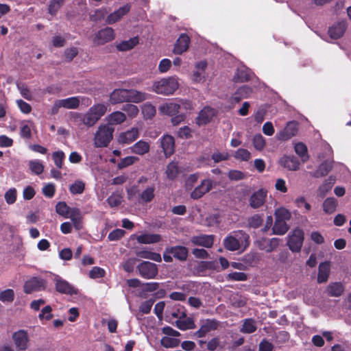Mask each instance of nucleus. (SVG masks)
<instances>
[{
	"label": "nucleus",
	"instance_id": "1",
	"mask_svg": "<svg viewBox=\"0 0 351 351\" xmlns=\"http://www.w3.org/2000/svg\"><path fill=\"white\" fill-rule=\"evenodd\" d=\"M146 99V93L134 89H115L110 95V101L112 104L123 102L139 103Z\"/></svg>",
	"mask_w": 351,
	"mask_h": 351
},
{
	"label": "nucleus",
	"instance_id": "2",
	"mask_svg": "<svg viewBox=\"0 0 351 351\" xmlns=\"http://www.w3.org/2000/svg\"><path fill=\"white\" fill-rule=\"evenodd\" d=\"M178 87V79L175 77H169L155 82L152 86V90L157 94L170 95L173 94Z\"/></svg>",
	"mask_w": 351,
	"mask_h": 351
},
{
	"label": "nucleus",
	"instance_id": "3",
	"mask_svg": "<svg viewBox=\"0 0 351 351\" xmlns=\"http://www.w3.org/2000/svg\"><path fill=\"white\" fill-rule=\"evenodd\" d=\"M114 128L109 124H102L95 135L94 144L96 147H106L113 138Z\"/></svg>",
	"mask_w": 351,
	"mask_h": 351
},
{
	"label": "nucleus",
	"instance_id": "4",
	"mask_svg": "<svg viewBox=\"0 0 351 351\" xmlns=\"http://www.w3.org/2000/svg\"><path fill=\"white\" fill-rule=\"evenodd\" d=\"M189 256V249L183 245L167 246L162 254L164 261L172 263L173 258L180 262H184Z\"/></svg>",
	"mask_w": 351,
	"mask_h": 351
},
{
	"label": "nucleus",
	"instance_id": "5",
	"mask_svg": "<svg viewBox=\"0 0 351 351\" xmlns=\"http://www.w3.org/2000/svg\"><path fill=\"white\" fill-rule=\"evenodd\" d=\"M138 275L144 279H154L158 274V266L152 262L143 261L136 266Z\"/></svg>",
	"mask_w": 351,
	"mask_h": 351
},
{
	"label": "nucleus",
	"instance_id": "6",
	"mask_svg": "<svg viewBox=\"0 0 351 351\" xmlns=\"http://www.w3.org/2000/svg\"><path fill=\"white\" fill-rule=\"evenodd\" d=\"M304 234L302 230L295 228L288 236L287 245L293 252H299L303 245Z\"/></svg>",
	"mask_w": 351,
	"mask_h": 351
},
{
	"label": "nucleus",
	"instance_id": "7",
	"mask_svg": "<svg viewBox=\"0 0 351 351\" xmlns=\"http://www.w3.org/2000/svg\"><path fill=\"white\" fill-rule=\"evenodd\" d=\"M46 280L40 277H32L23 285V291L26 294L44 291L46 289Z\"/></svg>",
	"mask_w": 351,
	"mask_h": 351
},
{
	"label": "nucleus",
	"instance_id": "8",
	"mask_svg": "<svg viewBox=\"0 0 351 351\" xmlns=\"http://www.w3.org/2000/svg\"><path fill=\"white\" fill-rule=\"evenodd\" d=\"M56 291L61 294L68 295H77L78 290L71 285L68 281L62 278L60 276L56 275L54 277Z\"/></svg>",
	"mask_w": 351,
	"mask_h": 351
},
{
	"label": "nucleus",
	"instance_id": "9",
	"mask_svg": "<svg viewBox=\"0 0 351 351\" xmlns=\"http://www.w3.org/2000/svg\"><path fill=\"white\" fill-rule=\"evenodd\" d=\"M115 37L114 31L112 27H105L98 31L93 39L95 45H102L112 40Z\"/></svg>",
	"mask_w": 351,
	"mask_h": 351
},
{
	"label": "nucleus",
	"instance_id": "10",
	"mask_svg": "<svg viewBox=\"0 0 351 351\" xmlns=\"http://www.w3.org/2000/svg\"><path fill=\"white\" fill-rule=\"evenodd\" d=\"M267 195V191L264 189L254 192L249 199V205L254 209L259 208L264 205Z\"/></svg>",
	"mask_w": 351,
	"mask_h": 351
},
{
	"label": "nucleus",
	"instance_id": "11",
	"mask_svg": "<svg viewBox=\"0 0 351 351\" xmlns=\"http://www.w3.org/2000/svg\"><path fill=\"white\" fill-rule=\"evenodd\" d=\"M12 339L19 350H25L27 348L29 336L26 330H19L12 335Z\"/></svg>",
	"mask_w": 351,
	"mask_h": 351
},
{
	"label": "nucleus",
	"instance_id": "12",
	"mask_svg": "<svg viewBox=\"0 0 351 351\" xmlns=\"http://www.w3.org/2000/svg\"><path fill=\"white\" fill-rule=\"evenodd\" d=\"M298 130V123L295 121H289L287 123L283 130L280 131L277 135L280 141H287L296 135Z\"/></svg>",
	"mask_w": 351,
	"mask_h": 351
},
{
	"label": "nucleus",
	"instance_id": "13",
	"mask_svg": "<svg viewBox=\"0 0 351 351\" xmlns=\"http://www.w3.org/2000/svg\"><path fill=\"white\" fill-rule=\"evenodd\" d=\"M191 43V38L186 34H181L174 45L173 52L175 54H182L186 51Z\"/></svg>",
	"mask_w": 351,
	"mask_h": 351
},
{
	"label": "nucleus",
	"instance_id": "14",
	"mask_svg": "<svg viewBox=\"0 0 351 351\" xmlns=\"http://www.w3.org/2000/svg\"><path fill=\"white\" fill-rule=\"evenodd\" d=\"M212 182L209 179H206L202 181L201 184L198 185L191 193V197L193 199L201 198L205 193H208L212 189Z\"/></svg>",
	"mask_w": 351,
	"mask_h": 351
},
{
	"label": "nucleus",
	"instance_id": "15",
	"mask_svg": "<svg viewBox=\"0 0 351 351\" xmlns=\"http://www.w3.org/2000/svg\"><path fill=\"white\" fill-rule=\"evenodd\" d=\"M281 167L289 171H296L299 169V160L294 156H283L279 160Z\"/></svg>",
	"mask_w": 351,
	"mask_h": 351
},
{
	"label": "nucleus",
	"instance_id": "16",
	"mask_svg": "<svg viewBox=\"0 0 351 351\" xmlns=\"http://www.w3.org/2000/svg\"><path fill=\"white\" fill-rule=\"evenodd\" d=\"M214 235L202 234L199 236H193L191 239V241L193 245L202 246L210 248L213 245Z\"/></svg>",
	"mask_w": 351,
	"mask_h": 351
},
{
	"label": "nucleus",
	"instance_id": "17",
	"mask_svg": "<svg viewBox=\"0 0 351 351\" xmlns=\"http://www.w3.org/2000/svg\"><path fill=\"white\" fill-rule=\"evenodd\" d=\"M161 147L166 157L171 156L175 152V141L173 136L165 135L160 139Z\"/></svg>",
	"mask_w": 351,
	"mask_h": 351
},
{
	"label": "nucleus",
	"instance_id": "18",
	"mask_svg": "<svg viewBox=\"0 0 351 351\" xmlns=\"http://www.w3.org/2000/svg\"><path fill=\"white\" fill-rule=\"evenodd\" d=\"M138 136L139 132L138 128H132L125 132L121 133L118 141L121 144H130L136 141Z\"/></svg>",
	"mask_w": 351,
	"mask_h": 351
},
{
	"label": "nucleus",
	"instance_id": "19",
	"mask_svg": "<svg viewBox=\"0 0 351 351\" xmlns=\"http://www.w3.org/2000/svg\"><path fill=\"white\" fill-rule=\"evenodd\" d=\"M131 9V5L129 3L120 7L118 10L111 13L108 16L106 21L108 24H113L119 21L123 16L128 14Z\"/></svg>",
	"mask_w": 351,
	"mask_h": 351
},
{
	"label": "nucleus",
	"instance_id": "20",
	"mask_svg": "<svg viewBox=\"0 0 351 351\" xmlns=\"http://www.w3.org/2000/svg\"><path fill=\"white\" fill-rule=\"evenodd\" d=\"M219 322L215 319H208L205 323L202 324L199 329L195 332L198 337H204L208 332L211 330L217 329Z\"/></svg>",
	"mask_w": 351,
	"mask_h": 351
},
{
	"label": "nucleus",
	"instance_id": "21",
	"mask_svg": "<svg viewBox=\"0 0 351 351\" xmlns=\"http://www.w3.org/2000/svg\"><path fill=\"white\" fill-rule=\"evenodd\" d=\"M176 326L181 330L194 329L196 325L192 317H186L185 312H182L180 319L176 322Z\"/></svg>",
	"mask_w": 351,
	"mask_h": 351
},
{
	"label": "nucleus",
	"instance_id": "22",
	"mask_svg": "<svg viewBox=\"0 0 351 351\" xmlns=\"http://www.w3.org/2000/svg\"><path fill=\"white\" fill-rule=\"evenodd\" d=\"M347 28V24L345 21H339L335 23L328 29V34L332 39H338L341 38Z\"/></svg>",
	"mask_w": 351,
	"mask_h": 351
},
{
	"label": "nucleus",
	"instance_id": "23",
	"mask_svg": "<svg viewBox=\"0 0 351 351\" xmlns=\"http://www.w3.org/2000/svg\"><path fill=\"white\" fill-rule=\"evenodd\" d=\"M252 92V90L250 86L246 85L242 86L232 95L230 101L232 104L239 103L241 99L248 97Z\"/></svg>",
	"mask_w": 351,
	"mask_h": 351
},
{
	"label": "nucleus",
	"instance_id": "24",
	"mask_svg": "<svg viewBox=\"0 0 351 351\" xmlns=\"http://www.w3.org/2000/svg\"><path fill=\"white\" fill-rule=\"evenodd\" d=\"M137 242L142 244H152L162 240L161 235L158 234H143L137 237Z\"/></svg>",
	"mask_w": 351,
	"mask_h": 351
},
{
	"label": "nucleus",
	"instance_id": "25",
	"mask_svg": "<svg viewBox=\"0 0 351 351\" xmlns=\"http://www.w3.org/2000/svg\"><path fill=\"white\" fill-rule=\"evenodd\" d=\"M213 110L210 107H204L199 113L197 118L198 125H206L209 123L212 119Z\"/></svg>",
	"mask_w": 351,
	"mask_h": 351
},
{
	"label": "nucleus",
	"instance_id": "26",
	"mask_svg": "<svg viewBox=\"0 0 351 351\" xmlns=\"http://www.w3.org/2000/svg\"><path fill=\"white\" fill-rule=\"evenodd\" d=\"M126 119L125 114L120 111H115L110 114L108 117V123L110 125H119L123 123Z\"/></svg>",
	"mask_w": 351,
	"mask_h": 351
},
{
	"label": "nucleus",
	"instance_id": "27",
	"mask_svg": "<svg viewBox=\"0 0 351 351\" xmlns=\"http://www.w3.org/2000/svg\"><path fill=\"white\" fill-rule=\"evenodd\" d=\"M149 148V144L143 140L138 141L130 147L131 152L138 155H144L148 153Z\"/></svg>",
	"mask_w": 351,
	"mask_h": 351
},
{
	"label": "nucleus",
	"instance_id": "28",
	"mask_svg": "<svg viewBox=\"0 0 351 351\" xmlns=\"http://www.w3.org/2000/svg\"><path fill=\"white\" fill-rule=\"evenodd\" d=\"M344 291V287L341 282L330 283L326 289L328 295L331 297H339Z\"/></svg>",
	"mask_w": 351,
	"mask_h": 351
},
{
	"label": "nucleus",
	"instance_id": "29",
	"mask_svg": "<svg viewBox=\"0 0 351 351\" xmlns=\"http://www.w3.org/2000/svg\"><path fill=\"white\" fill-rule=\"evenodd\" d=\"M180 171L178 162L171 161L167 165L165 173L169 180H173L178 177Z\"/></svg>",
	"mask_w": 351,
	"mask_h": 351
},
{
	"label": "nucleus",
	"instance_id": "30",
	"mask_svg": "<svg viewBox=\"0 0 351 351\" xmlns=\"http://www.w3.org/2000/svg\"><path fill=\"white\" fill-rule=\"evenodd\" d=\"M137 44H138V37L135 36L121 42L117 45V49L119 51H126L133 49Z\"/></svg>",
	"mask_w": 351,
	"mask_h": 351
},
{
	"label": "nucleus",
	"instance_id": "31",
	"mask_svg": "<svg viewBox=\"0 0 351 351\" xmlns=\"http://www.w3.org/2000/svg\"><path fill=\"white\" fill-rule=\"evenodd\" d=\"M289 226L287 221L276 219L272 227V234L284 235L289 230Z\"/></svg>",
	"mask_w": 351,
	"mask_h": 351
},
{
	"label": "nucleus",
	"instance_id": "32",
	"mask_svg": "<svg viewBox=\"0 0 351 351\" xmlns=\"http://www.w3.org/2000/svg\"><path fill=\"white\" fill-rule=\"evenodd\" d=\"M155 185L153 184L152 185L147 186L146 189L143 191V192L140 195L141 201L143 203H149L151 202L154 197H155Z\"/></svg>",
	"mask_w": 351,
	"mask_h": 351
},
{
	"label": "nucleus",
	"instance_id": "33",
	"mask_svg": "<svg viewBox=\"0 0 351 351\" xmlns=\"http://www.w3.org/2000/svg\"><path fill=\"white\" fill-rule=\"evenodd\" d=\"M330 271V265L328 263H322L319 266L317 282L323 283L328 280Z\"/></svg>",
	"mask_w": 351,
	"mask_h": 351
},
{
	"label": "nucleus",
	"instance_id": "34",
	"mask_svg": "<svg viewBox=\"0 0 351 351\" xmlns=\"http://www.w3.org/2000/svg\"><path fill=\"white\" fill-rule=\"evenodd\" d=\"M223 246L230 251H236L239 250L240 243L239 240L232 236H228L223 240Z\"/></svg>",
	"mask_w": 351,
	"mask_h": 351
},
{
	"label": "nucleus",
	"instance_id": "35",
	"mask_svg": "<svg viewBox=\"0 0 351 351\" xmlns=\"http://www.w3.org/2000/svg\"><path fill=\"white\" fill-rule=\"evenodd\" d=\"M180 108V106L176 103H167L165 105L160 106V110L169 116H174L178 113Z\"/></svg>",
	"mask_w": 351,
	"mask_h": 351
},
{
	"label": "nucleus",
	"instance_id": "36",
	"mask_svg": "<svg viewBox=\"0 0 351 351\" xmlns=\"http://www.w3.org/2000/svg\"><path fill=\"white\" fill-rule=\"evenodd\" d=\"M60 104L62 108L66 109H76L79 107L80 101L78 97H71L60 99Z\"/></svg>",
	"mask_w": 351,
	"mask_h": 351
},
{
	"label": "nucleus",
	"instance_id": "37",
	"mask_svg": "<svg viewBox=\"0 0 351 351\" xmlns=\"http://www.w3.org/2000/svg\"><path fill=\"white\" fill-rule=\"evenodd\" d=\"M331 169L332 166L329 163L324 162L319 165L313 173V176L317 178L324 177L331 171Z\"/></svg>",
	"mask_w": 351,
	"mask_h": 351
},
{
	"label": "nucleus",
	"instance_id": "38",
	"mask_svg": "<svg viewBox=\"0 0 351 351\" xmlns=\"http://www.w3.org/2000/svg\"><path fill=\"white\" fill-rule=\"evenodd\" d=\"M257 326L255 321L252 318H249L244 320L240 331L243 333L250 334L255 332Z\"/></svg>",
	"mask_w": 351,
	"mask_h": 351
},
{
	"label": "nucleus",
	"instance_id": "39",
	"mask_svg": "<svg viewBox=\"0 0 351 351\" xmlns=\"http://www.w3.org/2000/svg\"><path fill=\"white\" fill-rule=\"evenodd\" d=\"M262 242H267V246H261V250H265L267 252H271L279 245L280 239L278 238L271 239L262 238Z\"/></svg>",
	"mask_w": 351,
	"mask_h": 351
},
{
	"label": "nucleus",
	"instance_id": "40",
	"mask_svg": "<svg viewBox=\"0 0 351 351\" xmlns=\"http://www.w3.org/2000/svg\"><path fill=\"white\" fill-rule=\"evenodd\" d=\"M337 202L334 197L326 198L323 203V209L326 213H332L335 211Z\"/></svg>",
	"mask_w": 351,
	"mask_h": 351
},
{
	"label": "nucleus",
	"instance_id": "41",
	"mask_svg": "<svg viewBox=\"0 0 351 351\" xmlns=\"http://www.w3.org/2000/svg\"><path fill=\"white\" fill-rule=\"evenodd\" d=\"M106 110L107 107L103 104H95L89 109V111H90V112H92V114L99 120L105 114Z\"/></svg>",
	"mask_w": 351,
	"mask_h": 351
},
{
	"label": "nucleus",
	"instance_id": "42",
	"mask_svg": "<svg viewBox=\"0 0 351 351\" xmlns=\"http://www.w3.org/2000/svg\"><path fill=\"white\" fill-rule=\"evenodd\" d=\"M295 153L302 158L303 162H306L308 160V155L307 153V147L303 143H298L295 145Z\"/></svg>",
	"mask_w": 351,
	"mask_h": 351
},
{
	"label": "nucleus",
	"instance_id": "43",
	"mask_svg": "<svg viewBox=\"0 0 351 351\" xmlns=\"http://www.w3.org/2000/svg\"><path fill=\"white\" fill-rule=\"evenodd\" d=\"M233 157L240 161H248L251 158V153L246 149L239 148L234 152Z\"/></svg>",
	"mask_w": 351,
	"mask_h": 351
},
{
	"label": "nucleus",
	"instance_id": "44",
	"mask_svg": "<svg viewBox=\"0 0 351 351\" xmlns=\"http://www.w3.org/2000/svg\"><path fill=\"white\" fill-rule=\"evenodd\" d=\"M275 217L276 219H279L280 221H287L290 220L291 217V214L289 210L285 208H279L275 211Z\"/></svg>",
	"mask_w": 351,
	"mask_h": 351
},
{
	"label": "nucleus",
	"instance_id": "45",
	"mask_svg": "<svg viewBox=\"0 0 351 351\" xmlns=\"http://www.w3.org/2000/svg\"><path fill=\"white\" fill-rule=\"evenodd\" d=\"M263 219L262 218V216L258 214H255L248 218L247 226L250 228L256 229L261 226V225L263 224Z\"/></svg>",
	"mask_w": 351,
	"mask_h": 351
},
{
	"label": "nucleus",
	"instance_id": "46",
	"mask_svg": "<svg viewBox=\"0 0 351 351\" xmlns=\"http://www.w3.org/2000/svg\"><path fill=\"white\" fill-rule=\"evenodd\" d=\"M180 343V339L170 337H163L160 341L161 345L167 348L178 347Z\"/></svg>",
	"mask_w": 351,
	"mask_h": 351
},
{
	"label": "nucleus",
	"instance_id": "47",
	"mask_svg": "<svg viewBox=\"0 0 351 351\" xmlns=\"http://www.w3.org/2000/svg\"><path fill=\"white\" fill-rule=\"evenodd\" d=\"M85 184L82 180H76L73 183L70 187L69 191L73 195L82 194L84 191Z\"/></svg>",
	"mask_w": 351,
	"mask_h": 351
},
{
	"label": "nucleus",
	"instance_id": "48",
	"mask_svg": "<svg viewBox=\"0 0 351 351\" xmlns=\"http://www.w3.org/2000/svg\"><path fill=\"white\" fill-rule=\"evenodd\" d=\"M252 143L254 147L258 151L263 150L266 145L265 139L261 134H257L254 136Z\"/></svg>",
	"mask_w": 351,
	"mask_h": 351
},
{
	"label": "nucleus",
	"instance_id": "49",
	"mask_svg": "<svg viewBox=\"0 0 351 351\" xmlns=\"http://www.w3.org/2000/svg\"><path fill=\"white\" fill-rule=\"evenodd\" d=\"M70 208L65 202H59L56 206V213L65 218H68Z\"/></svg>",
	"mask_w": 351,
	"mask_h": 351
},
{
	"label": "nucleus",
	"instance_id": "50",
	"mask_svg": "<svg viewBox=\"0 0 351 351\" xmlns=\"http://www.w3.org/2000/svg\"><path fill=\"white\" fill-rule=\"evenodd\" d=\"M29 168L36 175L41 174L44 171V166L39 160H30L29 162Z\"/></svg>",
	"mask_w": 351,
	"mask_h": 351
},
{
	"label": "nucleus",
	"instance_id": "51",
	"mask_svg": "<svg viewBox=\"0 0 351 351\" xmlns=\"http://www.w3.org/2000/svg\"><path fill=\"white\" fill-rule=\"evenodd\" d=\"M14 300V291L8 289L0 292V301L2 302H12Z\"/></svg>",
	"mask_w": 351,
	"mask_h": 351
},
{
	"label": "nucleus",
	"instance_id": "52",
	"mask_svg": "<svg viewBox=\"0 0 351 351\" xmlns=\"http://www.w3.org/2000/svg\"><path fill=\"white\" fill-rule=\"evenodd\" d=\"M138 160V158L133 156H127L122 158L120 162L117 164L119 169H124L128 166L133 165L134 162Z\"/></svg>",
	"mask_w": 351,
	"mask_h": 351
},
{
	"label": "nucleus",
	"instance_id": "53",
	"mask_svg": "<svg viewBox=\"0 0 351 351\" xmlns=\"http://www.w3.org/2000/svg\"><path fill=\"white\" fill-rule=\"evenodd\" d=\"M121 110L125 112L130 118L136 117L139 112L138 107L132 104H124L122 106Z\"/></svg>",
	"mask_w": 351,
	"mask_h": 351
},
{
	"label": "nucleus",
	"instance_id": "54",
	"mask_svg": "<svg viewBox=\"0 0 351 351\" xmlns=\"http://www.w3.org/2000/svg\"><path fill=\"white\" fill-rule=\"evenodd\" d=\"M83 123L88 126H93L98 121L97 118L94 116L90 111H88L82 117V119Z\"/></svg>",
	"mask_w": 351,
	"mask_h": 351
},
{
	"label": "nucleus",
	"instance_id": "55",
	"mask_svg": "<svg viewBox=\"0 0 351 351\" xmlns=\"http://www.w3.org/2000/svg\"><path fill=\"white\" fill-rule=\"evenodd\" d=\"M142 112L145 119L153 118L156 112L155 107L151 104H146L142 108Z\"/></svg>",
	"mask_w": 351,
	"mask_h": 351
},
{
	"label": "nucleus",
	"instance_id": "56",
	"mask_svg": "<svg viewBox=\"0 0 351 351\" xmlns=\"http://www.w3.org/2000/svg\"><path fill=\"white\" fill-rule=\"evenodd\" d=\"M65 158V154L62 151L54 152L52 154V158L54 161L56 166L61 169L62 167L63 161Z\"/></svg>",
	"mask_w": 351,
	"mask_h": 351
},
{
	"label": "nucleus",
	"instance_id": "57",
	"mask_svg": "<svg viewBox=\"0 0 351 351\" xmlns=\"http://www.w3.org/2000/svg\"><path fill=\"white\" fill-rule=\"evenodd\" d=\"M64 0H51L49 5V13L54 15L64 4Z\"/></svg>",
	"mask_w": 351,
	"mask_h": 351
},
{
	"label": "nucleus",
	"instance_id": "58",
	"mask_svg": "<svg viewBox=\"0 0 351 351\" xmlns=\"http://www.w3.org/2000/svg\"><path fill=\"white\" fill-rule=\"evenodd\" d=\"M106 271L99 267H93L89 271V277L92 279H97L104 277Z\"/></svg>",
	"mask_w": 351,
	"mask_h": 351
},
{
	"label": "nucleus",
	"instance_id": "59",
	"mask_svg": "<svg viewBox=\"0 0 351 351\" xmlns=\"http://www.w3.org/2000/svg\"><path fill=\"white\" fill-rule=\"evenodd\" d=\"M226 279L228 280L245 281L247 279V276L243 272L234 271L228 274Z\"/></svg>",
	"mask_w": 351,
	"mask_h": 351
},
{
	"label": "nucleus",
	"instance_id": "60",
	"mask_svg": "<svg viewBox=\"0 0 351 351\" xmlns=\"http://www.w3.org/2000/svg\"><path fill=\"white\" fill-rule=\"evenodd\" d=\"M250 75L245 70H238L234 79L237 82H245L250 80Z\"/></svg>",
	"mask_w": 351,
	"mask_h": 351
},
{
	"label": "nucleus",
	"instance_id": "61",
	"mask_svg": "<svg viewBox=\"0 0 351 351\" xmlns=\"http://www.w3.org/2000/svg\"><path fill=\"white\" fill-rule=\"evenodd\" d=\"M5 200L8 204H13L16 200V190L15 188H11L5 192Z\"/></svg>",
	"mask_w": 351,
	"mask_h": 351
},
{
	"label": "nucleus",
	"instance_id": "62",
	"mask_svg": "<svg viewBox=\"0 0 351 351\" xmlns=\"http://www.w3.org/2000/svg\"><path fill=\"white\" fill-rule=\"evenodd\" d=\"M211 158L215 163H218L221 161L228 160L230 158V154L228 152H214L211 155Z\"/></svg>",
	"mask_w": 351,
	"mask_h": 351
},
{
	"label": "nucleus",
	"instance_id": "63",
	"mask_svg": "<svg viewBox=\"0 0 351 351\" xmlns=\"http://www.w3.org/2000/svg\"><path fill=\"white\" fill-rule=\"evenodd\" d=\"M42 192L45 197L48 198L53 197L56 193L55 185L52 183H49L46 184L43 188Z\"/></svg>",
	"mask_w": 351,
	"mask_h": 351
},
{
	"label": "nucleus",
	"instance_id": "64",
	"mask_svg": "<svg viewBox=\"0 0 351 351\" xmlns=\"http://www.w3.org/2000/svg\"><path fill=\"white\" fill-rule=\"evenodd\" d=\"M125 234V231L121 229H115L110 232L108 236L109 241H118L121 239Z\"/></svg>",
	"mask_w": 351,
	"mask_h": 351
}]
</instances>
